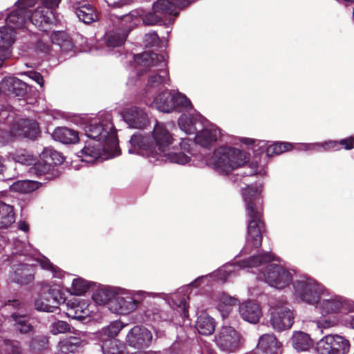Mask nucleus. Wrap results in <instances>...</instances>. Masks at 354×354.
Listing matches in <instances>:
<instances>
[{"label": "nucleus", "instance_id": "23", "mask_svg": "<svg viewBox=\"0 0 354 354\" xmlns=\"http://www.w3.org/2000/svg\"><path fill=\"white\" fill-rule=\"evenodd\" d=\"M69 8L75 13L79 20L89 24L98 19L96 9L85 1L69 0Z\"/></svg>", "mask_w": 354, "mask_h": 354}, {"label": "nucleus", "instance_id": "1", "mask_svg": "<svg viewBox=\"0 0 354 354\" xmlns=\"http://www.w3.org/2000/svg\"><path fill=\"white\" fill-rule=\"evenodd\" d=\"M129 153L142 156L153 164L169 162L178 165L189 163L193 142L188 138L176 139L165 125L156 121L151 134L136 132L129 140Z\"/></svg>", "mask_w": 354, "mask_h": 354}, {"label": "nucleus", "instance_id": "34", "mask_svg": "<svg viewBox=\"0 0 354 354\" xmlns=\"http://www.w3.org/2000/svg\"><path fill=\"white\" fill-rule=\"evenodd\" d=\"M50 40L53 46L57 48L55 50L63 53L71 52L73 48V44L69 35L65 31H53L50 35Z\"/></svg>", "mask_w": 354, "mask_h": 354}, {"label": "nucleus", "instance_id": "58", "mask_svg": "<svg viewBox=\"0 0 354 354\" xmlns=\"http://www.w3.org/2000/svg\"><path fill=\"white\" fill-rule=\"evenodd\" d=\"M140 14L137 11H132L128 14L124 15L121 17V19L126 23H129L127 28L130 29L136 25L137 16Z\"/></svg>", "mask_w": 354, "mask_h": 354}, {"label": "nucleus", "instance_id": "12", "mask_svg": "<svg viewBox=\"0 0 354 354\" xmlns=\"http://www.w3.org/2000/svg\"><path fill=\"white\" fill-rule=\"evenodd\" d=\"M269 323L277 332L290 329L295 322V313L292 306L287 302L278 301L270 305Z\"/></svg>", "mask_w": 354, "mask_h": 354}, {"label": "nucleus", "instance_id": "8", "mask_svg": "<svg viewBox=\"0 0 354 354\" xmlns=\"http://www.w3.org/2000/svg\"><path fill=\"white\" fill-rule=\"evenodd\" d=\"M157 293L142 290L120 288L115 301L111 303L110 312L120 315H127L136 310L147 297L154 298Z\"/></svg>", "mask_w": 354, "mask_h": 354}, {"label": "nucleus", "instance_id": "53", "mask_svg": "<svg viewBox=\"0 0 354 354\" xmlns=\"http://www.w3.org/2000/svg\"><path fill=\"white\" fill-rule=\"evenodd\" d=\"M145 315L149 318V319L156 322L160 321L169 322L172 319V317L165 311L158 308L147 309L145 311Z\"/></svg>", "mask_w": 354, "mask_h": 354}, {"label": "nucleus", "instance_id": "14", "mask_svg": "<svg viewBox=\"0 0 354 354\" xmlns=\"http://www.w3.org/2000/svg\"><path fill=\"white\" fill-rule=\"evenodd\" d=\"M238 268V264L226 263L212 273L198 277L189 283V286L205 289L206 287L211 288L214 281L225 283L228 279L236 276Z\"/></svg>", "mask_w": 354, "mask_h": 354}, {"label": "nucleus", "instance_id": "11", "mask_svg": "<svg viewBox=\"0 0 354 354\" xmlns=\"http://www.w3.org/2000/svg\"><path fill=\"white\" fill-rule=\"evenodd\" d=\"M187 5H181L177 0H156L153 3L152 10L140 14L143 24L147 26L162 24L164 18L167 15L176 17L178 15V8H184Z\"/></svg>", "mask_w": 354, "mask_h": 354}, {"label": "nucleus", "instance_id": "48", "mask_svg": "<svg viewBox=\"0 0 354 354\" xmlns=\"http://www.w3.org/2000/svg\"><path fill=\"white\" fill-rule=\"evenodd\" d=\"M0 354H23L21 342L16 339H2L0 343Z\"/></svg>", "mask_w": 354, "mask_h": 354}, {"label": "nucleus", "instance_id": "56", "mask_svg": "<svg viewBox=\"0 0 354 354\" xmlns=\"http://www.w3.org/2000/svg\"><path fill=\"white\" fill-rule=\"evenodd\" d=\"M321 151H338L340 149L339 143L337 140H328L319 142Z\"/></svg>", "mask_w": 354, "mask_h": 354}, {"label": "nucleus", "instance_id": "37", "mask_svg": "<svg viewBox=\"0 0 354 354\" xmlns=\"http://www.w3.org/2000/svg\"><path fill=\"white\" fill-rule=\"evenodd\" d=\"M215 328L214 319L206 313H202L198 317L196 322V328L199 334L205 336L210 335L214 332Z\"/></svg>", "mask_w": 354, "mask_h": 354}, {"label": "nucleus", "instance_id": "24", "mask_svg": "<svg viewBox=\"0 0 354 354\" xmlns=\"http://www.w3.org/2000/svg\"><path fill=\"white\" fill-rule=\"evenodd\" d=\"M89 304L87 300L80 298H73L66 302V314L68 317L84 322L90 313Z\"/></svg>", "mask_w": 354, "mask_h": 354}, {"label": "nucleus", "instance_id": "4", "mask_svg": "<svg viewBox=\"0 0 354 354\" xmlns=\"http://www.w3.org/2000/svg\"><path fill=\"white\" fill-rule=\"evenodd\" d=\"M261 191V185L257 184L242 188V196L248 217L246 245L241 251L242 254H249L251 248L257 249L262 243L264 223L262 219Z\"/></svg>", "mask_w": 354, "mask_h": 354}, {"label": "nucleus", "instance_id": "50", "mask_svg": "<svg viewBox=\"0 0 354 354\" xmlns=\"http://www.w3.org/2000/svg\"><path fill=\"white\" fill-rule=\"evenodd\" d=\"M41 159L46 161L54 169V167L61 165L64 160L63 155L51 148H45L40 154Z\"/></svg>", "mask_w": 354, "mask_h": 354}, {"label": "nucleus", "instance_id": "51", "mask_svg": "<svg viewBox=\"0 0 354 354\" xmlns=\"http://www.w3.org/2000/svg\"><path fill=\"white\" fill-rule=\"evenodd\" d=\"M94 283L85 280L83 278H75L72 282V294L75 295H82L86 293Z\"/></svg>", "mask_w": 354, "mask_h": 354}, {"label": "nucleus", "instance_id": "63", "mask_svg": "<svg viewBox=\"0 0 354 354\" xmlns=\"http://www.w3.org/2000/svg\"><path fill=\"white\" fill-rule=\"evenodd\" d=\"M11 46L0 44V61L3 62L11 56Z\"/></svg>", "mask_w": 354, "mask_h": 354}, {"label": "nucleus", "instance_id": "16", "mask_svg": "<svg viewBox=\"0 0 354 354\" xmlns=\"http://www.w3.org/2000/svg\"><path fill=\"white\" fill-rule=\"evenodd\" d=\"M214 342L223 352H236L242 345L243 339L240 333L230 326H223L214 336Z\"/></svg>", "mask_w": 354, "mask_h": 354}, {"label": "nucleus", "instance_id": "62", "mask_svg": "<svg viewBox=\"0 0 354 354\" xmlns=\"http://www.w3.org/2000/svg\"><path fill=\"white\" fill-rule=\"evenodd\" d=\"M297 149L300 151H321L319 142L314 143H299L297 144Z\"/></svg>", "mask_w": 354, "mask_h": 354}, {"label": "nucleus", "instance_id": "27", "mask_svg": "<svg viewBox=\"0 0 354 354\" xmlns=\"http://www.w3.org/2000/svg\"><path fill=\"white\" fill-rule=\"evenodd\" d=\"M12 252L9 257L12 263L15 262L37 261V258L31 252V247L19 239L13 240Z\"/></svg>", "mask_w": 354, "mask_h": 354}, {"label": "nucleus", "instance_id": "41", "mask_svg": "<svg viewBox=\"0 0 354 354\" xmlns=\"http://www.w3.org/2000/svg\"><path fill=\"white\" fill-rule=\"evenodd\" d=\"M54 169L44 159L33 163L28 169V172L37 177L45 176L46 179L53 178Z\"/></svg>", "mask_w": 354, "mask_h": 354}, {"label": "nucleus", "instance_id": "21", "mask_svg": "<svg viewBox=\"0 0 354 354\" xmlns=\"http://www.w3.org/2000/svg\"><path fill=\"white\" fill-rule=\"evenodd\" d=\"M151 332L142 326H135L127 335L128 344L138 349L148 348L152 342Z\"/></svg>", "mask_w": 354, "mask_h": 354}, {"label": "nucleus", "instance_id": "55", "mask_svg": "<svg viewBox=\"0 0 354 354\" xmlns=\"http://www.w3.org/2000/svg\"><path fill=\"white\" fill-rule=\"evenodd\" d=\"M70 325L65 321L57 320L50 324V330L52 334L57 335L70 330Z\"/></svg>", "mask_w": 354, "mask_h": 354}, {"label": "nucleus", "instance_id": "42", "mask_svg": "<svg viewBox=\"0 0 354 354\" xmlns=\"http://www.w3.org/2000/svg\"><path fill=\"white\" fill-rule=\"evenodd\" d=\"M48 343L46 335H35L28 342L29 350L33 354H43L48 349Z\"/></svg>", "mask_w": 354, "mask_h": 354}, {"label": "nucleus", "instance_id": "36", "mask_svg": "<svg viewBox=\"0 0 354 354\" xmlns=\"http://www.w3.org/2000/svg\"><path fill=\"white\" fill-rule=\"evenodd\" d=\"M291 344L298 352L308 351L313 346L310 336L303 331H294L291 337Z\"/></svg>", "mask_w": 354, "mask_h": 354}, {"label": "nucleus", "instance_id": "9", "mask_svg": "<svg viewBox=\"0 0 354 354\" xmlns=\"http://www.w3.org/2000/svg\"><path fill=\"white\" fill-rule=\"evenodd\" d=\"M292 295L298 301L315 306L322 298V293L326 292V287L314 278L300 275L292 282Z\"/></svg>", "mask_w": 354, "mask_h": 354}, {"label": "nucleus", "instance_id": "38", "mask_svg": "<svg viewBox=\"0 0 354 354\" xmlns=\"http://www.w3.org/2000/svg\"><path fill=\"white\" fill-rule=\"evenodd\" d=\"M52 136L54 140L66 145L75 143L79 140L77 132L67 127L56 128Z\"/></svg>", "mask_w": 354, "mask_h": 354}, {"label": "nucleus", "instance_id": "30", "mask_svg": "<svg viewBox=\"0 0 354 354\" xmlns=\"http://www.w3.org/2000/svg\"><path fill=\"white\" fill-rule=\"evenodd\" d=\"M1 87L10 97H24L27 91L26 84L15 77H5L1 81Z\"/></svg>", "mask_w": 354, "mask_h": 354}, {"label": "nucleus", "instance_id": "18", "mask_svg": "<svg viewBox=\"0 0 354 354\" xmlns=\"http://www.w3.org/2000/svg\"><path fill=\"white\" fill-rule=\"evenodd\" d=\"M221 136V130L208 120L203 122L195 133L194 143L205 149L214 147Z\"/></svg>", "mask_w": 354, "mask_h": 354}, {"label": "nucleus", "instance_id": "46", "mask_svg": "<svg viewBox=\"0 0 354 354\" xmlns=\"http://www.w3.org/2000/svg\"><path fill=\"white\" fill-rule=\"evenodd\" d=\"M264 145H266V152L267 156L279 155L283 152L288 151L293 148V145L288 142H264L261 147H263Z\"/></svg>", "mask_w": 354, "mask_h": 354}, {"label": "nucleus", "instance_id": "22", "mask_svg": "<svg viewBox=\"0 0 354 354\" xmlns=\"http://www.w3.org/2000/svg\"><path fill=\"white\" fill-rule=\"evenodd\" d=\"M30 23L39 30L46 32L56 23L55 12L42 6H38L31 14L30 13Z\"/></svg>", "mask_w": 354, "mask_h": 354}, {"label": "nucleus", "instance_id": "6", "mask_svg": "<svg viewBox=\"0 0 354 354\" xmlns=\"http://www.w3.org/2000/svg\"><path fill=\"white\" fill-rule=\"evenodd\" d=\"M130 65L136 69L137 76L141 75L144 71L151 67H158L149 75L146 86L147 93L151 92L152 89H158L161 86L169 84V73L163 56H159L151 51H145L140 54L130 55Z\"/></svg>", "mask_w": 354, "mask_h": 354}, {"label": "nucleus", "instance_id": "49", "mask_svg": "<svg viewBox=\"0 0 354 354\" xmlns=\"http://www.w3.org/2000/svg\"><path fill=\"white\" fill-rule=\"evenodd\" d=\"M9 158L15 162L24 166L30 167L35 163V157L25 149H19L10 153Z\"/></svg>", "mask_w": 354, "mask_h": 354}, {"label": "nucleus", "instance_id": "32", "mask_svg": "<svg viewBox=\"0 0 354 354\" xmlns=\"http://www.w3.org/2000/svg\"><path fill=\"white\" fill-rule=\"evenodd\" d=\"M210 299L214 303L216 304L217 308L223 319L228 316L232 310V306H236L238 302L237 299L225 292L214 293Z\"/></svg>", "mask_w": 354, "mask_h": 354}, {"label": "nucleus", "instance_id": "2", "mask_svg": "<svg viewBox=\"0 0 354 354\" xmlns=\"http://www.w3.org/2000/svg\"><path fill=\"white\" fill-rule=\"evenodd\" d=\"M84 131L90 140L85 142L78 155L82 162L93 163L102 157L103 153L109 151L113 152V156L120 154L116 129L110 113H104L100 116L98 122L86 124Z\"/></svg>", "mask_w": 354, "mask_h": 354}, {"label": "nucleus", "instance_id": "26", "mask_svg": "<svg viewBox=\"0 0 354 354\" xmlns=\"http://www.w3.org/2000/svg\"><path fill=\"white\" fill-rule=\"evenodd\" d=\"M120 286L99 284L95 290L92 299L99 306H104L110 310V305L115 301Z\"/></svg>", "mask_w": 354, "mask_h": 354}, {"label": "nucleus", "instance_id": "10", "mask_svg": "<svg viewBox=\"0 0 354 354\" xmlns=\"http://www.w3.org/2000/svg\"><path fill=\"white\" fill-rule=\"evenodd\" d=\"M315 306L323 316L354 311L353 301L346 297L335 294L327 288L326 292L322 293V298Z\"/></svg>", "mask_w": 354, "mask_h": 354}, {"label": "nucleus", "instance_id": "61", "mask_svg": "<svg viewBox=\"0 0 354 354\" xmlns=\"http://www.w3.org/2000/svg\"><path fill=\"white\" fill-rule=\"evenodd\" d=\"M25 75L30 79L37 83L41 87L43 86L44 81L43 76L37 71H30L25 73Z\"/></svg>", "mask_w": 354, "mask_h": 354}, {"label": "nucleus", "instance_id": "35", "mask_svg": "<svg viewBox=\"0 0 354 354\" xmlns=\"http://www.w3.org/2000/svg\"><path fill=\"white\" fill-rule=\"evenodd\" d=\"M173 103V91L165 90L154 97L153 106L159 111L169 113L172 112Z\"/></svg>", "mask_w": 354, "mask_h": 354}, {"label": "nucleus", "instance_id": "25", "mask_svg": "<svg viewBox=\"0 0 354 354\" xmlns=\"http://www.w3.org/2000/svg\"><path fill=\"white\" fill-rule=\"evenodd\" d=\"M11 133L15 136L34 140L39 133V125L35 120L20 119L13 124Z\"/></svg>", "mask_w": 354, "mask_h": 354}, {"label": "nucleus", "instance_id": "17", "mask_svg": "<svg viewBox=\"0 0 354 354\" xmlns=\"http://www.w3.org/2000/svg\"><path fill=\"white\" fill-rule=\"evenodd\" d=\"M64 301V294L59 290L43 288L41 293L35 299L34 306L37 311L53 313Z\"/></svg>", "mask_w": 354, "mask_h": 354}, {"label": "nucleus", "instance_id": "31", "mask_svg": "<svg viewBox=\"0 0 354 354\" xmlns=\"http://www.w3.org/2000/svg\"><path fill=\"white\" fill-rule=\"evenodd\" d=\"M239 313L245 321L257 324L262 316L260 306L252 301H245L239 305Z\"/></svg>", "mask_w": 354, "mask_h": 354}, {"label": "nucleus", "instance_id": "39", "mask_svg": "<svg viewBox=\"0 0 354 354\" xmlns=\"http://www.w3.org/2000/svg\"><path fill=\"white\" fill-rule=\"evenodd\" d=\"M84 343L78 337L71 336L59 342V351L57 354H71L75 353Z\"/></svg>", "mask_w": 354, "mask_h": 354}, {"label": "nucleus", "instance_id": "29", "mask_svg": "<svg viewBox=\"0 0 354 354\" xmlns=\"http://www.w3.org/2000/svg\"><path fill=\"white\" fill-rule=\"evenodd\" d=\"M281 344L272 333L263 334L259 338L256 354H280Z\"/></svg>", "mask_w": 354, "mask_h": 354}, {"label": "nucleus", "instance_id": "20", "mask_svg": "<svg viewBox=\"0 0 354 354\" xmlns=\"http://www.w3.org/2000/svg\"><path fill=\"white\" fill-rule=\"evenodd\" d=\"M121 117L128 127L133 129H145L149 122L146 111L138 106H131L125 109L121 113Z\"/></svg>", "mask_w": 354, "mask_h": 354}, {"label": "nucleus", "instance_id": "54", "mask_svg": "<svg viewBox=\"0 0 354 354\" xmlns=\"http://www.w3.org/2000/svg\"><path fill=\"white\" fill-rule=\"evenodd\" d=\"M53 47V43L47 34H44L42 37L37 41L36 49L37 50L43 53H48L52 50Z\"/></svg>", "mask_w": 354, "mask_h": 354}, {"label": "nucleus", "instance_id": "13", "mask_svg": "<svg viewBox=\"0 0 354 354\" xmlns=\"http://www.w3.org/2000/svg\"><path fill=\"white\" fill-rule=\"evenodd\" d=\"M37 0H18L13 8L7 10L5 19L6 24L15 30L25 31L28 29L30 18V8L33 7Z\"/></svg>", "mask_w": 354, "mask_h": 354}, {"label": "nucleus", "instance_id": "64", "mask_svg": "<svg viewBox=\"0 0 354 354\" xmlns=\"http://www.w3.org/2000/svg\"><path fill=\"white\" fill-rule=\"evenodd\" d=\"M337 142L339 143V147L342 145L346 150L353 149L354 148V136L341 139Z\"/></svg>", "mask_w": 354, "mask_h": 354}, {"label": "nucleus", "instance_id": "3", "mask_svg": "<svg viewBox=\"0 0 354 354\" xmlns=\"http://www.w3.org/2000/svg\"><path fill=\"white\" fill-rule=\"evenodd\" d=\"M274 260L272 254L265 252L238 261V266L242 269H256L251 272L257 274L258 280L277 289H283L292 283L294 270L279 264L270 263Z\"/></svg>", "mask_w": 354, "mask_h": 354}, {"label": "nucleus", "instance_id": "28", "mask_svg": "<svg viewBox=\"0 0 354 354\" xmlns=\"http://www.w3.org/2000/svg\"><path fill=\"white\" fill-rule=\"evenodd\" d=\"M207 119L201 113L194 111V113L182 114L178 118V126L186 134H195L198 131L203 122Z\"/></svg>", "mask_w": 354, "mask_h": 354}, {"label": "nucleus", "instance_id": "44", "mask_svg": "<svg viewBox=\"0 0 354 354\" xmlns=\"http://www.w3.org/2000/svg\"><path fill=\"white\" fill-rule=\"evenodd\" d=\"M15 221L13 207L0 201V228H8Z\"/></svg>", "mask_w": 354, "mask_h": 354}, {"label": "nucleus", "instance_id": "43", "mask_svg": "<svg viewBox=\"0 0 354 354\" xmlns=\"http://www.w3.org/2000/svg\"><path fill=\"white\" fill-rule=\"evenodd\" d=\"M124 325L119 320H116L110 323L107 326L102 328L99 332L98 336L100 343L104 340L110 339H116L115 336L124 328Z\"/></svg>", "mask_w": 354, "mask_h": 354}, {"label": "nucleus", "instance_id": "19", "mask_svg": "<svg viewBox=\"0 0 354 354\" xmlns=\"http://www.w3.org/2000/svg\"><path fill=\"white\" fill-rule=\"evenodd\" d=\"M127 36V30L118 29L106 32L102 40L103 48L106 53L116 57L124 55L122 46Z\"/></svg>", "mask_w": 354, "mask_h": 354}, {"label": "nucleus", "instance_id": "47", "mask_svg": "<svg viewBox=\"0 0 354 354\" xmlns=\"http://www.w3.org/2000/svg\"><path fill=\"white\" fill-rule=\"evenodd\" d=\"M172 308H176L177 310L182 312V315L185 317H188V306L187 299L189 297L185 294L183 290H180L174 293L171 296ZM171 306V304H170Z\"/></svg>", "mask_w": 354, "mask_h": 354}, {"label": "nucleus", "instance_id": "60", "mask_svg": "<svg viewBox=\"0 0 354 354\" xmlns=\"http://www.w3.org/2000/svg\"><path fill=\"white\" fill-rule=\"evenodd\" d=\"M62 0H41V6L48 10L55 11Z\"/></svg>", "mask_w": 354, "mask_h": 354}, {"label": "nucleus", "instance_id": "7", "mask_svg": "<svg viewBox=\"0 0 354 354\" xmlns=\"http://www.w3.org/2000/svg\"><path fill=\"white\" fill-rule=\"evenodd\" d=\"M39 263L41 268L50 271L53 277L61 279L64 272L59 267L53 265L50 260L43 257L37 261H24L12 263L10 272V279L15 283L26 285L33 281L35 278V266Z\"/></svg>", "mask_w": 354, "mask_h": 354}, {"label": "nucleus", "instance_id": "33", "mask_svg": "<svg viewBox=\"0 0 354 354\" xmlns=\"http://www.w3.org/2000/svg\"><path fill=\"white\" fill-rule=\"evenodd\" d=\"M9 321L15 330L21 335H28L34 330V326L30 322V316L27 314L12 313L9 317Z\"/></svg>", "mask_w": 354, "mask_h": 354}, {"label": "nucleus", "instance_id": "57", "mask_svg": "<svg viewBox=\"0 0 354 354\" xmlns=\"http://www.w3.org/2000/svg\"><path fill=\"white\" fill-rule=\"evenodd\" d=\"M158 41L159 37L156 32H151L146 34L143 39V42L147 47L156 46Z\"/></svg>", "mask_w": 354, "mask_h": 354}, {"label": "nucleus", "instance_id": "59", "mask_svg": "<svg viewBox=\"0 0 354 354\" xmlns=\"http://www.w3.org/2000/svg\"><path fill=\"white\" fill-rule=\"evenodd\" d=\"M337 324V320L335 318H324L317 322V327L321 329H327L335 326Z\"/></svg>", "mask_w": 354, "mask_h": 354}, {"label": "nucleus", "instance_id": "52", "mask_svg": "<svg viewBox=\"0 0 354 354\" xmlns=\"http://www.w3.org/2000/svg\"><path fill=\"white\" fill-rule=\"evenodd\" d=\"M17 31L7 24L0 28V44L12 46L15 39Z\"/></svg>", "mask_w": 354, "mask_h": 354}, {"label": "nucleus", "instance_id": "40", "mask_svg": "<svg viewBox=\"0 0 354 354\" xmlns=\"http://www.w3.org/2000/svg\"><path fill=\"white\" fill-rule=\"evenodd\" d=\"M173 102L172 111L189 113L194 110L191 100L178 91H173Z\"/></svg>", "mask_w": 354, "mask_h": 354}, {"label": "nucleus", "instance_id": "45", "mask_svg": "<svg viewBox=\"0 0 354 354\" xmlns=\"http://www.w3.org/2000/svg\"><path fill=\"white\" fill-rule=\"evenodd\" d=\"M125 345L118 339L104 340L101 343L103 354H126Z\"/></svg>", "mask_w": 354, "mask_h": 354}, {"label": "nucleus", "instance_id": "15", "mask_svg": "<svg viewBox=\"0 0 354 354\" xmlns=\"http://www.w3.org/2000/svg\"><path fill=\"white\" fill-rule=\"evenodd\" d=\"M350 342L337 334H328L320 339L316 344L317 354H348Z\"/></svg>", "mask_w": 354, "mask_h": 354}, {"label": "nucleus", "instance_id": "5", "mask_svg": "<svg viewBox=\"0 0 354 354\" xmlns=\"http://www.w3.org/2000/svg\"><path fill=\"white\" fill-rule=\"evenodd\" d=\"M245 153L239 149L230 146H221L214 151L210 159L213 169L218 174L229 175L232 171L239 168L235 174L234 182L247 185L244 178L258 174L257 169L243 166L245 162Z\"/></svg>", "mask_w": 354, "mask_h": 354}]
</instances>
